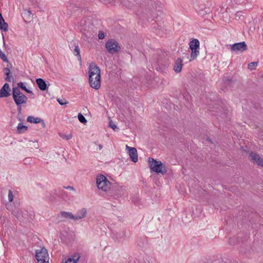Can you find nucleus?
<instances>
[{"mask_svg":"<svg viewBox=\"0 0 263 263\" xmlns=\"http://www.w3.org/2000/svg\"><path fill=\"white\" fill-rule=\"evenodd\" d=\"M88 80L90 86L95 89L101 86L100 69L95 63L90 64L88 67Z\"/></svg>","mask_w":263,"mask_h":263,"instance_id":"nucleus-1","label":"nucleus"},{"mask_svg":"<svg viewBox=\"0 0 263 263\" xmlns=\"http://www.w3.org/2000/svg\"><path fill=\"white\" fill-rule=\"evenodd\" d=\"M213 108L215 109L210 111L213 115L218 116L222 119L227 118L228 109V105L225 103L218 101Z\"/></svg>","mask_w":263,"mask_h":263,"instance_id":"nucleus-2","label":"nucleus"},{"mask_svg":"<svg viewBox=\"0 0 263 263\" xmlns=\"http://www.w3.org/2000/svg\"><path fill=\"white\" fill-rule=\"evenodd\" d=\"M148 162L151 171L157 174H161L163 175L166 173L167 170L161 161H157L152 157H149Z\"/></svg>","mask_w":263,"mask_h":263,"instance_id":"nucleus-3","label":"nucleus"},{"mask_svg":"<svg viewBox=\"0 0 263 263\" xmlns=\"http://www.w3.org/2000/svg\"><path fill=\"white\" fill-rule=\"evenodd\" d=\"M12 96L15 105H23L28 101V98L17 87L12 88Z\"/></svg>","mask_w":263,"mask_h":263,"instance_id":"nucleus-4","label":"nucleus"},{"mask_svg":"<svg viewBox=\"0 0 263 263\" xmlns=\"http://www.w3.org/2000/svg\"><path fill=\"white\" fill-rule=\"evenodd\" d=\"M96 184L99 190L104 192H107L110 189L111 182L103 175H100L97 177Z\"/></svg>","mask_w":263,"mask_h":263,"instance_id":"nucleus-5","label":"nucleus"},{"mask_svg":"<svg viewBox=\"0 0 263 263\" xmlns=\"http://www.w3.org/2000/svg\"><path fill=\"white\" fill-rule=\"evenodd\" d=\"M199 41L196 39H193L189 43L190 49L191 50V59L190 61L195 59L199 53Z\"/></svg>","mask_w":263,"mask_h":263,"instance_id":"nucleus-6","label":"nucleus"},{"mask_svg":"<svg viewBox=\"0 0 263 263\" xmlns=\"http://www.w3.org/2000/svg\"><path fill=\"white\" fill-rule=\"evenodd\" d=\"M105 47L108 52L112 54L119 52L121 49V47L119 45L117 41L112 39L107 41Z\"/></svg>","mask_w":263,"mask_h":263,"instance_id":"nucleus-7","label":"nucleus"},{"mask_svg":"<svg viewBox=\"0 0 263 263\" xmlns=\"http://www.w3.org/2000/svg\"><path fill=\"white\" fill-rule=\"evenodd\" d=\"M35 257L37 260V262H39V260L42 261V260H49L47 249L43 247L41 249L36 250Z\"/></svg>","mask_w":263,"mask_h":263,"instance_id":"nucleus-8","label":"nucleus"},{"mask_svg":"<svg viewBox=\"0 0 263 263\" xmlns=\"http://www.w3.org/2000/svg\"><path fill=\"white\" fill-rule=\"evenodd\" d=\"M230 46L231 50L233 52H242L248 49V47L245 42L235 43L232 45H230Z\"/></svg>","mask_w":263,"mask_h":263,"instance_id":"nucleus-9","label":"nucleus"},{"mask_svg":"<svg viewBox=\"0 0 263 263\" xmlns=\"http://www.w3.org/2000/svg\"><path fill=\"white\" fill-rule=\"evenodd\" d=\"M157 63L160 67H167L170 64L168 59L164 53H163L158 55Z\"/></svg>","mask_w":263,"mask_h":263,"instance_id":"nucleus-10","label":"nucleus"},{"mask_svg":"<svg viewBox=\"0 0 263 263\" xmlns=\"http://www.w3.org/2000/svg\"><path fill=\"white\" fill-rule=\"evenodd\" d=\"M11 88L8 83H6L0 89V98H7L11 95Z\"/></svg>","mask_w":263,"mask_h":263,"instance_id":"nucleus-11","label":"nucleus"},{"mask_svg":"<svg viewBox=\"0 0 263 263\" xmlns=\"http://www.w3.org/2000/svg\"><path fill=\"white\" fill-rule=\"evenodd\" d=\"M123 193V189L121 186H116L114 189L112 188L111 191L109 193V196L112 197L113 199L119 198Z\"/></svg>","mask_w":263,"mask_h":263,"instance_id":"nucleus-12","label":"nucleus"},{"mask_svg":"<svg viewBox=\"0 0 263 263\" xmlns=\"http://www.w3.org/2000/svg\"><path fill=\"white\" fill-rule=\"evenodd\" d=\"M249 156L251 158L253 163H257L263 168V159L258 154L253 152H251Z\"/></svg>","mask_w":263,"mask_h":263,"instance_id":"nucleus-13","label":"nucleus"},{"mask_svg":"<svg viewBox=\"0 0 263 263\" xmlns=\"http://www.w3.org/2000/svg\"><path fill=\"white\" fill-rule=\"evenodd\" d=\"M126 148L128 150V153L132 161L134 162H137L138 161V154L136 148L128 145L126 146Z\"/></svg>","mask_w":263,"mask_h":263,"instance_id":"nucleus-14","label":"nucleus"},{"mask_svg":"<svg viewBox=\"0 0 263 263\" xmlns=\"http://www.w3.org/2000/svg\"><path fill=\"white\" fill-rule=\"evenodd\" d=\"M36 83L39 89L42 91L47 90L48 88V86L50 85V84L48 85L46 81L42 78L36 79Z\"/></svg>","mask_w":263,"mask_h":263,"instance_id":"nucleus-15","label":"nucleus"},{"mask_svg":"<svg viewBox=\"0 0 263 263\" xmlns=\"http://www.w3.org/2000/svg\"><path fill=\"white\" fill-rule=\"evenodd\" d=\"M27 121L30 123H33L36 124L41 123L43 127H45V123L44 120L38 117H34L32 116H28L27 118Z\"/></svg>","mask_w":263,"mask_h":263,"instance_id":"nucleus-16","label":"nucleus"},{"mask_svg":"<svg viewBox=\"0 0 263 263\" xmlns=\"http://www.w3.org/2000/svg\"><path fill=\"white\" fill-rule=\"evenodd\" d=\"M182 67V60L181 58H178L175 62L173 69L176 73H179L181 72Z\"/></svg>","mask_w":263,"mask_h":263,"instance_id":"nucleus-17","label":"nucleus"},{"mask_svg":"<svg viewBox=\"0 0 263 263\" xmlns=\"http://www.w3.org/2000/svg\"><path fill=\"white\" fill-rule=\"evenodd\" d=\"M12 66L10 64L9 67H7L4 68L3 70L5 72V74L7 77L5 78V80L8 82H13L14 79L11 75V73L10 72V68H11Z\"/></svg>","mask_w":263,"mask_h":263,"instance_id":"nucleus-18","label":"nucleus"},{"mask_svg":"<svg viewBox=\"0 0 263 263\" xmlns=\"http://www.w3.org/2000/svg\"><path fill=\"white\" fill-rule=\"evenodd\" d=\"M22 17L25 22H30L33 18V14L28 10H25L22 14Z\"/></svg>","mask_w":263,"mask_h":263,"instance_id":"nucleus-19","label":"nucleus"},{"mask_svg":"<svg viewBox=\"0 0 263 263\" xmlns=\"http://www.w3.org/2000/svg\"><path fill=\"white\" fill-rule=\"evenodd\" d=\"M0 30L4 32L8 30V24L5 22L1 13H0Z\"/></svg>","mask_w":263,"mask_h":263,"instance_id":"nucleus-20","label":"nucleus"},{"mask_svg":"<svg viewBox=\"0 0 263 263\" xmlns=\"http://www.w3.org/2000/svg\"><path fill=\"white\" fill-rule=\"evenodd\" d=\"M73 46L74 47V50H73V53L74 54L78 57V59L79 61L81 62L82 61V58L80 54V48L79 47L78 44H76V43H73Z\"/></svg>","mask_w":263,"mask_h":263,"instance_id":"nucleus-21","label":"nucleus"},{"mask_svg":"<svg viewBox=\"0 0 263 263\" xmlns=\"http://www.w3.org/2000/svg\"><path fill=\"white\" fill-rule=\"evenodd\" d=\"M86 209L83 208L79 211L77 214L74 216V220H79L82 219L86 216Z\"/></svg>","mask_w":263,"mask_h":263,"instance_id":"nucleus-22","label":"nucleus"},{"mask_svg":"<svg viewBox=\"0 0 263 263\" xmlns=\"http://www.w3.org/2000/svg\"><path fill=\"white\" fill-rule=\"evenodd\" d=\"M28 130V127L24 125L22 123H18L17 126V133L18 134L24 133Z\"/></svg>","mask_w":263,"mask_h":263,"instance_id":"nucleus-23","label":"nucleus"},{"mask_svg":"<svg viewBox=\"0 0 263 263\" xmlns=\"http://www.w3.org/2000/svg\"><path fill=\"white\" fill-rule=\"evenodd\" d=\"M61 214L62 217L65 218L74 219V215L70 212L63 211L61 212Z\"/></svg>","mask_w":263,"mask_h":263,"instance_id":"nucleus-24","label":"nucleus"},{"mask_svg":"<svg viewBox=\"0 0 263 263\" xmlns=\"http://www.w3.org/2000/svg\"><path fill=\"white\" fill-rule=\"evenodd\" d=\"M57 195L56 193V191L53 193H49L48 195L46 196V199L48 200L52 201L56 199V196Z\"/></svg>","mask_w":263,"mask_h":263,"instance_id":"nucleus-25","label":"nucleus"},{"mask_svg":"<svg viewBox=\"0 0 263 263\" xmlns=\"http://www.w3.org/2000/svg\"><path fill=\"white\" fill-rule=\"evenodd\" d=\"M245 247L246 248L245 249L243 248V247L241 246L239 249V251L241 253H244V254H247V253H250V252L251 251L250 247H249L248 246H246V245H245Z\"/></svg>","mask_w":263,"mask_h":263,"instance_id":"nucleus-26","label":"nucleus"},{"mask_svg":"<svg viewBox=\"0 0 263 263\" xmlns=\"http://www.w3.org/2000/svg\"><path fill=\"white\" fill-rule=\"evenodd\" d=\"M78 118L81 123L83 124H86L87 123V120L81 113L78 114Z\"/></svg>","mask_w":263,"mask_h":263,"instance_id":"nucleus-27","label":"nucleus"},{"mask_svg":"<svg viewBox=\"0 0 263 263\" xmlns=\"http://www.w3.org/2000/svg\"><path fill=\"white\" fill-rule=\"evenodd\" d=\"M114 235L117 239H119L124 237L125 233L124 231H120L119 232H116Z\"/></svg>","mask_w":263,"mask_h":263,"instance_id":"nucleus-28","label":"nucleus"},{"mask_svg":"<svg viewBox=\"0 0 263 263\" xmlns=\"http://www.w3.org/2000/svg\"><path fill=\"white\" fill-rule=\"evenodd\" d=\"M257 65V62H253L248 64V68L251 70H254L255 69V67Z\"/></svg>","mask_w":263,"mask_h":263,"instance_id":"nucleus-29","label":"nucleus"},{"mask_svg":"<svg viewBox=\"0 0 263 263\" xmlns=\"http://www.w3.org/2000/svg\"><path fill=\"white\" fill-rule=\"evenodd\" d=\"M80 257V255L78 253H75L74 254L72 255V256H71V258H73V260H75V261H76L77 262L79 260Z\"/></svg>","mask_w":263,"mask_h":263,"instance_id":"nucleus-30","label":"nucleus"},{"mask_svg":"<svg viewBox=\"0 0 263 263\" xmlns=\"http://www.w3.org/2000/svg\"><path fill=\"white\" fill-rule=\"evenodd\" d=\"M59 135H60L61 137H62L63 139H65L67 140H68L72 138V135L71 134L66 135L60 133Z\"/></svg>","mask_w":263,"mask_h":263,"instance_id":"nucleus-31","label":"nucleus"},{"mask_svg":"<svg viewBox=\"0 0 263 263\" xmlns=\"http://www.w3.org/2000/svg\"><path fill=\"white\" fill-rule=\"evenodd\" d=\"M17 88H18V89H20V88L22 89L23 90H25L26 89V86H25V85L24 84V83L23 82H19L17 83Z\"/></svg>","mask_w":263,"mask_h":263,"instance_id":"nucleus-32","label":"nucleus"},{"mask_svg":"<svg viewBox=\"0 0 263 263\" xmlns=\"http://www.w3.org/2000/svg\"><path fill=\"white\" fill-rule=\"evenodd\" d=\"M223 82L224 84H226V85H230L231 83L234 82V81L231 79L227 78L224 79Z\"/></svg>","mask_w":263,"mask_h":263,"instance_id":"nucleus-33","label":"nucleus"},{"mask_svg":"<svg viewBox=\"0 0 263 263\" xmlns=\"http://www.w3.org/2000/svg\"><path fill=\"white\" fill-rule=\"evenodd\" d=\"M58 102L61 105H65L68 103V102L65 99H57Z\"/></svg>","mask_w":263,"mask_h":263,"instance_id":"nucleus-34","label":"nucleus"},{"mask_svg":"<svg viewBox=\"0 0 263 263\" xmlns=\"http://www.w3.org/2000/svg\"><path fill=\"white\" fill-rule=\"evenodd\" d=\"M8 199L9 202H12L13 199V195L12 192L11 190H9L8 192Z\"/></svg>","mask_w":263,"mask_h":263,"instance_id":"nucleus-35","label":"nucleus"},{"mask_svg":"<svg viewBox=\"0 0 263 263\" xmlns=\"http://www.w3.org/2000/svg\"><path fill=\"white\" fill-rule=\"evenodd\" d=\"M12 214L15 216L17 218H18L19 216H20V211H19V210L18 209H16L15 210H13L12 211Z\"/></svg>","mask_w":263,"mask_h":263,"instance_id":"nucleus-36","label":"nucleus"},{"mask_svg":"<svg viewBox=\"0 0 263 263\" xmlns=\"http://www.w3.org/2000/svg\"><path fill=\"white\" fill-rule=\"evenodd\" d=\"M109 126L111 128L114 130H115L117 128V126L112 122V120H110L109 123Z\"/></svg>","mask_w":263,"mask_h":263,"instance_id":"nucleus-37","label":"nucleus"},{"mask_svg":"<svg viewBox=\"0 0 263 263\" xmlns=\"http://www.w3.org/2000/svg\"><path fill=\"white\" fill-rule=\"evenodd\" d=\"M63 263H77L75 260H73V258L71 257H69L67 260H66Z\"/></svg>","mask_w":263,"mask_h":263,"instance_id":"nucleus-38","label":"nucleus"},{"mask_svg":"<svg viewBox=\"0 0 263 263\" xmlns=\"http://www.w3.org/2000/svg\"><path fill=\"white\" fill-rule=\"evenodd\" d=\"M98 37L99 39H103L105 37V34L103 31L100 30L99 31Z\"/></svg>","mask_w":263,"mask_h":263,"instance_id":"nucleus-39","label":"nucleus"},{"mask_svg":"<svg viewBox=\"0 0 263 263\" xmlns=\"http://www.w3.org/2000/svg\"><path fill=\"white\" fill-rule=\"evenodd\" d=\"M17 108L18 115L20 116L22 114V105H16Z\"/></svg>","mask_w":263,"mask_h":263,"instance_id":"nucleus-40","label":"nucleus"},{"mask_svg":"<svg viewBox=\"0 0 263 263\" xmlns=\"http://www.w3.org/2000/svg\"><path fill=\"white\" fill-rule=\"evenodd\" d=\"M129 263H144L140 262L139 260L135 259H130L129 261Z\"/></svg>","mask_w":263,"mask_h":263,"instance_id":"nucleus-41","label":"nucleus"},{"mask_svg":"<svg viewBox=\"0 0 263 263\" xmlns=\"http://www.w3.org/2000/svg\"><path fill=\"white\" fill-rule=\"evenodd\" d=\"M31 161V160L30 158H25L24 160V163L25 164H29L30 163Z\"/></svg>","mask_w":263,"mask_h":263,"instance_id":"nucleus-42","label":"nucleus"},{"mask_svg":"<svg viewBox=\"0 0 263 263\" xmlns=\"http://www.w3.org/2000/svg\"><path fill=\"white\" fill-rule=\"evenodd\" d=\"M26 92H27V93H30L31 95H33V93L32 92V90H29V89H28L27 88H26V90H25Z\"/></svg>","mask_w":263,"mask_h":263,"instance_id":"nucleus-43","label":"nucleus"},{"mask_svg":"<svg viewBox=\"0 0 263 263\" xmlns=\"http://www.w3.org/2000/svg\"><path fill=\"white\" fill-rule=\"evenodd\" d=\"M63 187L66 189H70L71 190H74V189L73 188V187L70 186H64Z\"/></svg>","mask_w":263,"mask_h":263,"instance_id":"nucleus-44","label":"nucleus"},{"mask_svg":"<svg viewBox=\"0 0 263 263\" xmlns=\"http://www.w3.org/2000/svg\"><path fill=\"white\" fill-rule=\"evenodd\" d=\"M48 260H45L44 261L42 260V261L39 260V262L37 263H49Z\"/></svg>","mask_w":263,"mask_h":263,"instance_id":"nucleus-45","label":"nucleus"},{"mask_svg":"<svg viewBox=\"0 0 263 263\" xmlns=\"http://www.w3.org/2000/svg\"><path fill=\"white\" fill-rule=\"evenodd\" d=\"M206 140L209 141L210 143H212V141L211 140L210 138L209 137H207L206 138Z\"/></svg>","mask_w":263,"mask_h":263,"instance_id":"nucleus-46","label":"nucleus"},{"mask_svg":"<svg viewBox=\"0 0 263 263\" xmlns=\"http://www.w3.org/2000/svg\"><path fill=\"white\" fill-rule=\"evenodd\" d=\"M99 147L100 149H101L102 148L103 146H102V145L99 144Z\"/></svg>","mask_w":263,"mask_h":263,"instance_id":"nucleus-47","label":"nucleus"},{"mask_svg":"<svg viewBox=\"0 0 263 263\" xmlns=\"http://www.w3.org/2000/svg\"><path fill=\"white\" fill-rule=\"evenodd\" d=\"M232 263H239L238 261L234 260Z\"/></svg>","mask_w":263,"mask_h":263,"instance_id":"nucleus-48","label":"nucleus"},{"mask_svg":"<svg viewBox=\"0 0 263 263\" xmlns=\"http://www.w3.org/2000/svg\"><path fill=\"white\" fill-rule=\"evenodd\" d=\"M261 21L263 22V16L261 18Z\"/></svg>","mask_w":263,"mask_h":263,"instance_id":"nucleus-49","label":"nucleus"},{"mask_svg":"<svg viewBox=\"0 0 263 263\" xmlns=\"http://www.w3.org/2000/svg\"><path fill=\"white\" fill-rule=\"evenodd\" d=\"M73 48V46H70V48Z\"/></svg>","mask_w":263,"mask_h":263,"instance_id":"nucleus-50","label":"nucleus"},{"mask_svg":"<svg viewBox=\"0 0 263 263\" xmlns=\"http://www.w3.org/2000/svg\"><path fill=\"white\" fill-rule=\"evenodd\" d=\"M18 120H20V121H21V118H18Z\"/></svg>","mask_w":263,"mask_h":263,"instance_id":"nucleus-51","label":"nucleus"}]
</instances>
